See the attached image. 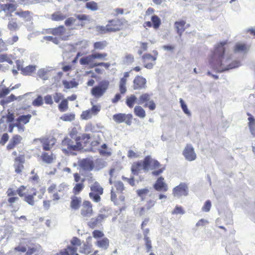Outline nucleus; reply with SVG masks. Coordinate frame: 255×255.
Returning a JSON list of instances; mask_svg holds the SVG:
<instances>
[{
    "label": "nucleus",
    "instance_id": "10",
    "mask_svg": "<svg viewBox=\"0 0 255 255\" xmlns=\"http://www.w3.org/2000/svg\"><path fill=\"white\" fill-rule=\"evenodd\" d=\"M47 192L51 194V198L52 201H57L59 200L64 192L63 191V187L61 186H57L55 183L51 184L47 188Z\"/></svg>",
    "mask_w": 255,
    "mask_h": 255
},
{
    "label": "nucleus",
    "instance_id": "46",
    "mask_svg": "<svg viewBox=\"0 0 255 255\" xmlns=\"http://www.w3.org/2000/svg\"><path fill=\"white\" fill-rule=\"evenodd\" d=\"M36 69V66L29 65L23 69H21L22 73L25 75H29L32 73Z\"/></svg>",
    "mask_w": 255,
    "mask_h": 255
},
{
    "label": "nucleus",
    "instance_id": "61",
    "mask_svg": "<svg viewBox=\"0 0 255 255\" xmlns=\"http://www.w3.org/2000/svg\"><path fill=\"white\" fill-rule=\"evenodd\" d=\"M92 116H93L91 113V111L90 110H87L85 111H83L82 115H81V118L83 119H90Z\"/></svg>",
    "mask_w": 255,
    "mask_h": 255
},
{
    "label": "nucleus",
    "instance_id": "12",
    "mask_svg": "<svg viewBox=\"0 0 255 255\" xmlns=\"http://www.w3.org/2000/svg\"><path fill=\"white\" fill-rule=\"evenodd\" d=\"M34 142H39L44 151H49L56 143L54 138L43 137L34 140Z\"/></svg>",
    "mask_w": 255,
    "mask_h": 255
},
{
    "label": "nucleus",
    "instance_id": "50",
    "mask_svg": "<svg viewBox=\"0 0 255 255\" xmlns=\"http://www.w3.org/2000/svg\"><path fill=\"white\" fill-rule=\"evenodd\" d=\"M151 20L153 23V26L154 28L159 27L161 24L160 19L156 15L152 16Z\"/></svg>",
    "mask_w": 255,
    "mask_h": 255
},
{
    "label": "nucleus",
    "instance_id": "2",
    "mask_svg": "<svg viewBox=\"0 0 255 255\" xmlns=\"http://www.w3.org/2000/svg\"><path fill=\"white\" fill-rule=\"evenodd\" d=\"M212 67L219 72H222L241 65L239 61H232L227 51V42H221L216 47L212 60L210 62Z\"/></svg>",
    "mask_w": 255,
    "mask_h": 255
},
{
    "label": "nucleus",
    "instance_id": "4",
    "mask_svg": "<svg viewBox=\"0 0 255 255\" xmlns=\"http://www.w3.org/2000/svg\"><path fill=\"white\" fill-rule=\"evenodd\" d=\"M31 118V115L28 114L20 116L14 121L13 114L8 112L6 116H3L0 119V128H21L28 123Z\"/></svg>",
    "mask_w": 255,
    "mask_h": 255
},
{
    "label": "nucleus",
    "instance_id": "56",
    "mask_svg": "<svg viewBox=\"0 0 255 255\" xmlns=\"http://www.w3.org/2000/svg\"><path fill=\"white\" fill-rule=\"evenodd\" d=\"M86 7L93 11L96 10L98 9L97 3L93 1L88 2L86 4Z\"/></svg>",
    "mask_w": 255,
    "mask_h": 255
},
{
    "label": "nucleus",
    "instance_id": "58",
    "mask_svg": "<svg viewBox=\"0 0 255 255\" xmlns=\"http://www.w3.org/2000/svg\"><path fill=\"white\" fill-rule=\"evenodd\" d=\"M179 102L180 103L181 108L183 112H184V113L188 115H190V112L189 110L188 109L187 106L186 104L185 103L183 100L180 98L179 100Z\"/></svg>",
    "mask_w": 255,
    "mask_h": 255
},
{
    "label": "nucleus",
    "instance_id": "57",
    "mask_svg": "<svg viewBox=\"0 0 255 255\" xmlns=\"http://www.w3.org/2000/svg\"><path fill=\"white\" fill-rule=\"evenodd\" d=\"M7 27L10 30H16L17 28V22L14 19H11L8 22Z\"/></svg>",
    "mask_w": 255,
    "mask_h": 255
},
{
    "label": "nucleus",
    "instance_id": "26",
    "mask_svg": "<svg viewBox=\"0 0 255 255\" xmlns=\"http://www.w3.org/2000/svg\"><path fill=\"white\" fill-rule=\"evenodd\" d=\"M22 139V137L19 135H13L6 145V149L9 151L14 149L18 144L20 143Z\"/></svg>",
    "mask_w": 255,
    "mask_h": 255
},
{
    "label": "nucleus",
    "instance_id": "20",
    "mask_svg": "<svg viewBox=\"0 0 255 255\" xmlns=\"http://www.w3.org/2000/svg\"><path fill=\"white\" fill-rule=\"evenodd\" d=\"M14 251L19 253H25L24 255H32L38 251L37 246L33 244V247H29L28 250L26 251L27 249L25 246L21 245H19L14 249Z\"/></svg>",
    "mask_w": 255,
    "mask_h": 255
},
{
    "label": "nucleus",
    "instance_id": "40",
    "mask_svg": "<svg viewBox=\"0 0 255 255\" xmlns=\"http://www.w3.org/2000/svg\"><path fill=\"white\" fill-rule=\"evenodd\" d=\"M75 17H76V18L78 19L79 20L81 21L80 23H78L77 24L78 26L80 25L81 26H84L85 24V23L83 22L84 21H90V16L86 14H75Z\"/></svg>",
    "mask_w": 255,
    "mask_h": 255
},
{
    "label": "nucleus",
    "instance_id": "51",
    "mask_svg": "<svg viewBox=\"0 0 255 255\" xmlns=\"http://www.w3.org/2000/svg\"><path fill=\"white\" fill-rule=\"evenodd\" d=\"M11 55L7 54H0V62H6L10 64H13V61L10 59Z\"/></svg>",
    "mask_w": 255,
    "mask_h": 255
},
{
    "label": "nucleus",
    "instance_id": "41",
    "mask_svg": "<svg viewBox=\"0 0 255 255\" xmlns=\"http://www.w3.org/2000/svg\"><path fill=\"white\" fill-rule=\"evenodd\" d=\"M96 29L97 31L99 32L101 34L111 32V31L115 30L114 29L110 28V25H108V24H107L105 26L98 25L96 26Z\"/></svg>",
    "mask_w": 255,
    "mask_h": 255
},
{
    "label": "nucleus",
    "instance_id": "55",
    "mask_svg": "<svg viewBox=\"0 0 255 255\" xmlns=\"http://www.w3.org/2000/svg\"><path fill=\"white\" fill-rule=\"evenodd\" d=\"M58 108L60 112H63L66 111L68 109L67 100L64 99L62 100L59 105Z\"/></svg>",
    "mask_w": 255,
    "mask_h": 255
},
{
    "label": "nucleus",
    "instance_id": "35",
    "mask_svg": "<svg viewBox=\"0 0 255 255\" xmlns=\"http://www.w3.org/2000/svg\"><path fill=\"white\" fill-rule=\"evenodd\" d=\"M84 179H83L82 180V182L81 183H78L75 184V185L74 186L72 192L74 195H78L84 188V184L83 183L84 181Z\"/></svg>",
    "mask_w": 255,
    "mask_h": 255
},
{
    "label": "nucleus",
    "instance_id": "29",
    "mask_svg": "<svg viewBox=\"0 0 255 255\" xmlns=\"http://www.w3.org/2000/svg\"><path fill=\"white\" fill-rule=\"evenodd\" d=\"M15 14L22 18L24 20L30 21L32 19V13L29 11H19L15 12Z\"/></svg>",
    "mask_w": 255,
    "mask_h": 255
},
{
    "label": "nucleus",
    "instance_id": "16",
    "mask_svg": "<svg viewBox=\"0 0 255 255\" xmlns=\"http://www.w3.org/2000/svg\"><path fill=\"white\" fill-rule=\"evenodd\" d=\"M66 29L65 27L63 25H61L52 29H50L48 33L60 37L62 40H67L68 35L66 34Z\"/></svg>",
    "mask_w": 255,
    "mask_h": 255
},
{
    "label": "nucleus",
    "instance_id": "53",
    "mask_svg": "<svg viewBox=\"0 0 255 255\" xmlns=\"http://www.w3.org/2000/svg\"><path fill=\"white\" fill-rule=\"evenodd\" d=\"M185 213V211L182 207L180 206H176L174 209L172 211L171 214L172 215H178L181 214L183 215Z\"/></svg>",
    "mask_w": 255,
    "mask_h": 255
},
{
    "label": "nucleus",
    "instance_id": "54",
    "mask_svg": "<svg viewBox=\"0 0 255 255\" xmlns=\"http://www.w3.org/2000/svg\"><path fill=\"white\" fill-rule=\"evenodd\" d=\"M43 104V100L42 97L41 95H38V97L34 99L32 103L33 106L39 107Z\"/></svg>",
    "mask_w": 255,
    "mask_h": 255
},
{
    "label": "nucleus",
    "instance_id": "38",
    "mask_svg": "<svg viewBox=\"0 0 255 255\" xmlns=\"http://www.w3.org/2000/svg\"><path fill=\"white\" fill-rule=\"evenodd\" d=\"M107 24L110 25V28L115 29V30L111 31V32H116L120 30L121 29L119 25V21L117 19L110 20Z\"/></svg>",
    "mask_w": 255,
    "mask_h": 255
},
{
    "label": "nucleus",
    "instance_id": "3",
    "mask_svg": "<svg viewBox=\"0 0 255 255\" xmlns=\"http://www.w3.org/2000/svg\"><path fill=\"white\" fill-rule=\"evenodd\" d=\"M147 171L149 169L154 170L152 172V175L158 176L165 170L160 163L150 156H145L143 160L134 162L131 166V171L133 175H137L141 169Z\"/></svg>",
    "mask_w": 255,
    "mask_h": 255
},
{
    "label": "nucleus",
    "instance_id": "9",
    "mask_svg": "<svg viewBox=\"0 0 255 255\" xmlns=\"http://www.w3.org/2000/svg\"><path fill=\"white\" fill-rule=\"evenodd\" d=\"M109 82L103 80L92 89L91 93L96 98H100L104 95L109 88Z\"/></svg>",
    "mask_w": 255,
    "mask_h": 255
},
{
    "label": "nucleus",
    "instance_id": "27",
    "mask_svg": "<svg viewBox=\"0 0 255 255\" xmlns=\"http://www.w3.org/2000/svg\"><path fill=\"white\" fill-rule=\"evenodd\" d=\"M56 255H79L77 248L68 246L66 248L61 250Z\"/></svg>",
    "mask_w": 255,
    "mask_h": 255
},
{
    "label": "nucleus",
    "instance_id": "14",
    "mask_svg": "<svg viewBox=\"0 0 255 255\" xmlns=\"http://www.w3.org/2000/svg\"><path fill=\"white\" fill-rule=\"evenodd\" d=\"M188 194V187L185 183H180L175 187L172 190V194L174 197H180L186 196Z\"/></svg>",
    "mask_w": 255,
    "mask_h": 255
},
{
    "label": "nucleus",
    "instance_id": "31",
    "mask_svg": "<svg viewBox=\"0 0 255 255\" xmlns=\"http://www.w3.org/2000/svg\"><path fill=\"white\" fill-rule=\"evenodd\" d=\"M186 22L184 20L176 21L174 23L177 33L180 37L181 36L182 33L185 30L184 26Z\"/></svg>",
    "mask_w": 255,
    "mask_h": 255
},
{
    "label": "nucleus",
    "instance_id": "45",
    "mask_svg": "<svg viewBox=\"0 0 255 255\" xmlns=\"http://www.w3.org/2000/svg\"><path fill=\"white\" fill-rule=\"evenodd\" d=\"M127 82L125 78H121L119 82V90L121 94H125L127 91Z\"/></svg>",
    "mask_w": 255,
    "mask_h": 255
},
{
    "label": "nucleus",
    "instance_id": "13",
    "mask_svg": "<svg viewBox=\"0 0 255 255\" xmlns=\"http://www.w3.org/2000/svg\"><path fill=\"white\" fill-rule=\"evenodd\" d=\"M106 211H101L96 217L92 218L90 221L88 222V226L91 229L95 228L99 224H101L106 218L108 217L109 215L106 213Z\"/></svg>",
    "mask_w": 255,
    "mask_h": 255
},
{
    "label": "nucleus",
    "instance_id": "36",
    "mask_svg": "<svg viewBox=\"0 0 255 255\" xmlns=\"http://www.w3.org/2000/svg\"><path fill=\"white\" fill-rule=\"evenodd\" d=\"M66 14H63L60 11H56L51 15V19L53 21H62L66 18Z\"/></svg>",
    "mask_w": 255,
    "mask_h": 255
},
{
    "label": "nucleus",
    "instance_id": "48",
    "mask_svg": "<svg viewBox=\"0 0 255 255\" xmlns=\"http://www.w3.org/2000/svg\"><path fill=\"white\" fill-rule=\"evenodd\" d=\"M93 59H99L101 60H106V57L108 56V54L107 53H99V52H95L92 53Z\"/></svg>",
    "mask_w": 255,
    "mask_h": 255
},
{
    "label": "nucleus",
    "instance_id": "5",
    "mask_svg": "<svg viewBox=\"0 0 255 255\" xmlns=\"http://www.w3.org/2000/svg\"><path fill=\"white\" fill-rule=\"evenodd\" d=\"M136 192L141 201H144L147 197H148L146 201L144 206L138 209V214L141 216L143 215L146 212L150 210L154 207L156 203V196L154 193H150L148 189L146 188L138 189Z\"/></svg>",
    "mask_w": 255,
    "mask_h": 255
},
{
    "label": "nucleus",
    "instance_id": "22",
    "mask_svg": "<svg viewBox=\"0 0 255 255\" xmlns=\"http://www.w3.org/2000/svg\"><path fill=\"white\" fill-rule=\"evenodd\" d=\"M40 159L43 162L50 164L54 162L56 159V156L52 152L44 151L41 153Z\"/></svg>",
    "mask_w": 255,
    "mask_h": 255
},
{
    "label": "nucleus",
    "instance_id": "34",
    "mask_svg": "<svg viewBox=\"0 0 255 255\" xmlns=\"http://www.w3.org/2000/svg\"><path fill=\"white\" fill-rule=\"evenodd\" d=\"M98 151L100 154L103 156H110L112 154L111 152L108 149L106 143L103 144L101 148L98 149Z\"/></svg>",
    "mask_w": 255,
    "mask_h": 255
},
{
    "label": "nucleus",
    "instance_id": "49",
    "mask_svg": "<svg viewBox=\"0 0 255 255\" xmlns=\"http://www.w3.org/2000/svg\"><path fill=\"white\" fill-rule=\"evenodd\" d=\"M101 143L100 139L93 140L90 143V149L91 151H95L99 147Z\"/></svg>",
    "mask_w": 255,
    "mask_h": 255
},
{
    "label": "nucleus",
    "instance_id": "17",
    "mask_svg": "<svg viewBox=\"0 0 255 255\" xmlns=\"http://www.w3.org/2000/svg\"><path fill=\"white\" fill-rule=\"evenodd\" d=\"M182 154L185 159L189 161L195 160L197 157L194 148L190 144H187L186 145L183 150Z\"/></svg>",
    "mask_w": 255,
    "mask_h": 255
},
{
    "label": "nucleus",
    "instance_id": "30",
    "mask_svg": "<svg viewBox=\"0 0 255 255\" xmlns=\"http://www.w3.org/2000/svg\"><path fill=\"white\" fill-rule=\"evenodd\" d=\"M92 54L88 55L85 57H82L79 60V62L82 65H92L95 63Z\"/></svg>",
    "mask_w": 255,
    "mask_h": 255
},
{
    "label": "nucleus",
    "instance_id": "28",
    "mask_svg": "<svg viewBox=\"0 0 255 255\" xmlns=\"http://www.w3.org/2000/svg\"><path fill=\"white\" fill-rule=\"evenodd\" d=\"M95 244L100 248L107 250L109 247L110 241L108 238L103 237L101 239L98 240L96 242Z\"/></svg>",
    "mask_w": 255,
    "mask_h": 255
},
{
    "label": "nucleus",
    "instance_id": "33",
    "mask_svg": "<svg viewBox=\"0 0 255 255\" xmlns=\"http://www.w3.org/2000/svg\"><path fill=\"white\" fill-rule=\"evenodd\" d=\"M108 43L106 40L97 41L94 43V50H104L107 46Z\"/></svg>",
    "mask_w": 255,
    "mask_h": 255
},
{
    "label": "nucleus",
    "instance_id": "42",
    "mask_svg": "<svg viewBox=\"0 0 255 255\" xmlns=\"http://www.w3.org/2000/svg\"><path fill=\"white\" fill-rule=\"evenodd\" d=\"M150 95L147 93L141 95L137 100L136 104L138 105H142L144 103H147L150 100Z\"/></svg>",
    "mask_w": 255,
    "mask_h": 255
},
{
    "label": "nucleus",
    "instance_id": "19",
    "mask_svg": "<svg viewBox=\"0 0 255 255\" xmlns=\"http://www.w3.org/2000/svg\"><path fill=\"white\" fill-rule=\"evenodd\" d=\"M132 115L130 114H118L113 116V120L118 123L125 122L127 125L130 126L131 123Z\"/></svg>",
    "mask_w": 255,
    "mask_h": 255
},
{
    "label": "nucleus",
    "instance_id": "15",
    "mask_svg": "<svg viewBox=\"0 0 255 255\" xmlns=\"http://www.w3.org/2000/svg\"><path fill=\"white\" fill-rule=\"evenodd\" d=\"M62 150L64 153L77 150V146L73 144V141L68 137L64 138L61 142Z\"/></svg>",
    "mask_w": 255,
    "mask_h": 255
},
{
    "label": "nucleus",
    "instance_id": "18",
    "mask_svg": "<svg viewBox=\"0 0 255 255\" xmlns=\"http://www.w3.org/2000/svg\"><path fill=\"white\" fill-rule=\"evenodd\" d=\"M90 135L89 134H83L81 136L77 137L75 138L77 150L86 147L89 143Z\"/></svg>",
    "mask_w": 255,
    "mask_h": 255
},
{
    "label": "nucleus",
    "instance_id": "64",
    "mask_svg": "<svg viewBox=\"0 0 255 255\" xmlns=\"http://www.w3.org/2000/svg\"><path fill=\"white\" fill-rule=\"evenodd\" d=\"M145 241V245L146 248V252H149L152 249L151 242L149 238H146L144 239Z\"/></svg>",
    "mask_w": 255,
    "mask_h": 255
},
{
    "label": "nucleus",
    "instance_id": "32",
    "mask_svg": "<svg viewBox=\"0 0 255 255\" xmlns=\"http://www.w3.org/2000/svg\"><path fill=\"white\" fill-rule=\"evenodd\" d=\"M249 49V47L242 42L237 43L235 46V52H244L246 53Z\"/></svg>",
    "mask_w": 255,
    "mask_h": 255
},
{
    "label": "nucleus",
    "instance_id": "52",
    "mask_svg": "<svg viewBox=\"0 0 255 255\" xmlns=\"http://www.w3.org/2000/svg\"><path fill=\"white\" fill-rule=\"evenodd\" d=\"M92 236L97 240L103 238L104 237V233L99 230H95L92 232Z\"/></svg>",
    "mask_w": 255,
    "mask_h": 255
},
{
    "label": "nucleus",
    "instance_id": "39",
    "mask_svg": "<svg viewBox=\"0 0 255 255\" xmlns=\"http://www.w3.org/2000/svg\"><path fill=\"white\" fill-rule=\"evenodd\" d=\"M134 113L137 117L140 118H144L145 117V110L140 106H136L134 107Z\"/></svg>",
    "mask_w": 255,
    "mask_h": 255
},
{
    "label": "nucleus",
    "instance_id": "37",
    "mask_svg": "<svg viewBox=\"0 0 255 255\" xmlns=\"http://www.w3.org/2000/svg\"><path fill=\"white\" fill-rule=\"evenodd\" d=\"M92 251V245L89 243H84L81 247L80 252L85 255L90 254Z\"/></svg>",
    "mask_w": 255,
    "mask_h": 255
},
{
    "label": "nucleus",
    "instance_id": "62",
    "mask_svg": "<svg viewBox=\"0 0 255 255\" xmlns=\"http://www.w3.org/2000/svg\"><path fill=\"white\" fill-rule=\"evenodd\" d=\"M211 207V202L210 200H207L202 208V210L205 212H208L210 210Z\"/></svg>",
    "mask_w": 255,
    "mask_h": 255
},
{
    "label": "nucleus",
    "instance_id": "47",
    "mask_svg": "<svg viewBox=\"0 0 255 255\" xmlns=\"http://www.w3.org/2000/svg\"><path fill=\"white\" fill-rule=\"evenodd\" d=\"M62 83L64 87L66 89H71L76 87L78 85V83L74 80H72L69 82L66 80H64Z\"/></svg>",
    "mask_w": 255,
    "mask_h": 255
},
{
    "label": "nucleus",
    "instance_id": "59",
    "mask_svg": "<svg viewBox=\"0 0 255 255\" xmlns=\"http://www.w3.org/2000/svg\"><path fill=\"white\" fill-rule=\"evenodd\" d=\"M71 244L73 246L72 247H79L81 245V240L76 237L72 238L70 241Z\"/></svg>",
    "mask_w": 255,
    "mask_h": 255
},
{
    "label": "nucleus",
    "instance_id": "6",
    "mask_svg": "<svg viewBox=\"0 0 255 255\" xmlns=\"http://www.w3.org/2000/svg\"><path fill=\"white\" fill-rule=\"evenodd\" d=\"M124 190L125 187L122 182L118 181L114 183L111 191V200L115 204H118V197L122 201H124L125 196L123 195Z\"/></svg>",
    "mask_w": 255,
    "mask_h": 255
},
{
    "label": "nucleus",
    "instance_id": "24",
    "mask_svg": "<svg viewBox=\"0 0 255 255\" xmlns=\"http://www.w3.org/2000/svg\"><path fill=\"white\" fill-rule=\"evenodd\" d=\"M133 88L134 90H141L146 88V79L141 76H136L133 80Z\"/></svg>",
    "mask_w": 255,
    "mask_h": 255
},
{
    "label": "nucleus",
    "instance_id": "1",
    "mask_svg": "<svg viewBox=\"0 0 255 255\" xmlns=\"http://www.w3.org/2000/svg\"><path fill=\"white\" fill-rule=\"evenodd\" d=\"M26 186L24 185L20 186L16 190L13 188L7 189L6 194L7 196L6 206L11 209V212H16L20 208V205L18 203L19 198L16 196V194L20 197L23 198V200L28 205L33 206L35 205V196H37L39 199L43 198L46 190L44 187H41L38 191L34 187H32L27 190V194L25 193Z\"/></svg>",
    "mask_w": 255,
    "mask_h": 255
},
{
    "label": "nucleus",
    "instance_id": "11",
    "mask_svg": "<svg viewBox=\"0 0 255 255\" xmlns=\"http://www.w3.org/2000/svg\"><path fill=\"white\" fill-rule=\"evenodd\" d=\"M93 204L89 200H84L80 209V214L83 218H89L94 215Z\"/></svg>",
    "mask_w": 255,
    "mask_h": 255
},
{
    "label": "nucleus",
    "instance_id": "8",
    "mask_svg": "<svg viewBox=\"0 0 255 255\" xmlns=\"http://www.w3.org/2000/svg\"><path fill=\"white\" fill-rule=\"evenodd\" d=\"M100 162L101 159H100L93 160L92 158H86L79 160L78 165L85 171H91L95 168L98 170L99 168L97 167V164Z\"/></svg>",
    "mask_w": 255,
    "mask_h": 255
},
{
    "label": "nucleus",
    "instance_id": "63",
    "mask_svg": "<svg viewBox=\"0 0 255 255\" xmlns=\"http://www.w3.org/2000/svg\"><path fill=\"white\" fill-rule=\"evenodd\" d=\"M144 107H148V108L153 111L156 108V105L153 100H149L148 103H146L144 105Z\"/></svg>",
    "mask_w": 255,
    "mask_h": 255
},
{
    "label": "nucleus",
    "instance_id": "7",
    "mask_svg": "<svg viewBox=\"0 0 255 255\" xmlns=\"http://www.w3.org/2000/svg\"><path fill=\"white\" fill-rule=\"evenodd\" d=\"M91 192L89 195L90 199L94 202L98 203L101 200V196L104 193V189L100 183L96 181L90 186Z\"/></svg>",
    "mask_w": 255,
    "mask_h": 255
},
{
    "label": "nucleus",
    "instance_id": "23",
    "mask_svg": "<svg viewBox=\"0 0 255 255\" xmlns=\"http://www.w3.org/2000/svg\"><path fill=\"white\" fill-rule=\"evenodd\" d=\"M25 161L24 155H19L14 159V167L16 173H20L24 168L23 163Z\"/></svg>",
    "mask_w": 255,
    "mask_h": 255
},
{
    "label": "nucleus",
    "instance_id": "43",
    "mask_svg": "<svg viewBox=\"0 0 255 255\" xmlns=\"http://www.w3.org/2000/svg\"><path fill=\"white\" fill-rule=\"evenodd\" d=\"M48 72L49 71L47 69L41 68L38 70L37 75L40 79L43 80H47L49 78V77L47 76Z\"/></svg>",
    "mask_w": 255,
    "mask_h": 255
},
{
    "label": "nucleus",
    "instance_id": "25",
    "mask_svg": "<svg viewBox=\"0 0 255 255\" xmlns=\"http://www.w3.org/2000/svg\"><path fill=\"white\" fill-rule=\"evenodd\" d=\"M82 204V200L81 197H78L75 195L71 197L70 207L72 210L74 211L79 210Z\"/></svg>",
    "mask_w": 255,
    "mask_h": 255
},
{
    "label": "nucleus",
    "instance_id": "60",
    "mask_svg": "<svg viewBox=\"0 0 255 255\" xmlns=\"http://www.w3.org/2000/svg\"><path fill=\"white\" fill-rule=\"evenodd\" d=\"M60 118L63 121L70 122L74 119L75 115L73 114H65Z\"/></svg>",
    "mask_w": 255,
    "mask_h": 255
},
{
    "label": "nucleus",
    "instance_id": "44",
    "mask_svg": "<svg viewBox=\"0 0 255 255\" xmlns=\"http://www.w3.org/2000/svg\"><path fill=\"white\" fill-rule=\"evenodd\" d=\"M137 98L134 95H131L130 96H128L126 99V104L127 106L131 108L133 107L134 104L137 102Z\"/></svg>",
    "mask_w": 255,
    "mask_h": 255
},
{
    "label": "nucleus",
    "instance_id": "21",
    "mask_svg": "<svg viewBox=\"0 0 255 255\" xmlns=\"http://www.w3.org/2000/svg\"><path fill=\"white\" fill-rule=\"evenodd\" d=\"M154 189L158 192H165L168 191V185L164 182V179L162 176L157 178L153 185Z\"/></svg>",
    "mask_w": 255,
    "mask_h": 255
}]
</instances>
